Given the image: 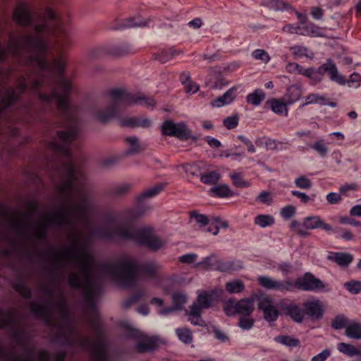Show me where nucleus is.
I'll use <instances>...</instances> for the list:
<instances>
[{
	"mask_svg": "<svg viewBox=\"0 0 361 361\" xmlns=\"http://www.w3.org/2000/svg\"><path fill=\"white\" fill-rule=\"evenodd\" d=\"M56 75L60 92L54 87L50 94L39 93V101L42 105V110L47 111L55 100L63 117L64 126L67 128L66 130H58L57 138L48 144L49 149L63 158L59 164L54 166V172L60 178L56 186L57 192L68 202L73 195H80V201L73 204L72 209L65 205L60 206L46 216V223L56 228L69 226L73 228L77 226V220L85 224L88 223L91 202L87 195L84 194L85 183L83 176L77 171L70 150L71 144L76 139L79 131V120L75 109L68 100L72 85L70 80L63 77V74Z\"/></svg>",
	"mask_w": 361,
	"mask_h": 361,
	"instance_id": "nucleus-1",
	"label": "nucleus"
},
{
	"mask_svg": "<svg viewBox=\"0 0 361 361\" xmlns=\"http://www.w3.org/2000/svg\"><path fill=\"white\" fill-rule=\"evenodd\" d=\"M85 240L86 238L83 237L82 243H79L75 236L72 244L63 247L59 252L55 248L51 247L49 255L54 258V263L51 268L56 271H60L62 261L68 259L78 264L79 273H71L67 279L68 284L72 288L83 290L85 303L94 310L95 308V280L93 273V261Z\"/></svg>",
	"mask_w": 361,
	"mask_h": 361,
	"instance_id": "nucleus-2",
	"label": "nucleus"
},
{
	"mask_svg": "<svg viewBox=\"0 0 361 361\" xmlns=\"http://www.w3.org/2000/svg\"><path fill=\"white\" fill-rule=\"evenodd\" d=\"M98 268L125 288L134 287L137 277L155 279L161 266L155 260L137 263L133 257L126 256L118 259L116 263H101Z\"/></svg>",
	"mask_w": 361,
	"mask_h": 361,
	"instance_id": "nucleus-3",
	"label": "nucleus"
},
{
	"mask_svg": "<svg viewBox=\"0 0 361 361\" xmlns=\"http://www.w3.org/2000/svg\"><path fill=\"white\" fill-rule=\"evenodd\" d=\"M94 235L103 240H111L118 238L124 240H132L135 244L147 247L152 251L161 250L166 241L154 234L152 227L145 226L135 230L133 225H118L114 228L102 227L94 231Z\"/></svg>",
	"mask_w": 361,
	"mask_h": 361,
	"instance_id": "nucleus-4",
	"label": "nucleus"
},
{
	"mask_svg": "<svg viewBox=\"0 0 361 361\" xmlns=\"http://www.w3.org/2000/svg\"><path fill=\"white\" fill-rule=\"evenodd\" d=\"M90 325L94 329L98 341H92L88 337L78 336L67 339L65 344L72 345L76 344L80 348L91 352L94 361H106L107 357V345L104 338V333L99 326L98 319L95 317L90 319Z\"/></svg>",
	"mask_w": 361,
	"mask_h": 361,
	"instance_id": "nucleus-5",
	"label": "nucleus"
},
{
	"mask_svg": "<svg viewBox=\"0 0 361 361\" xmlns=\"http://www.w3.org/2000/svg\"><path fill=\"white\" fill-rule=\"evenodd\" d=\"M305 76L310 78L314 84L320 82L325 73L329 75V79L338 83L340 85L346 84L345 78L338 73L336 63L331 59H328L326 61L321 65L318 68H308L306 71Z\"/></svg>",
	"mask_w": 361,
	"mask_h": 361,
	"instance_id": "nucleus-6",
	"label": "nucleus"
},
{
	"mask_svg": "<svg viewBox=\"0 0 361 361\" xmlns=\"http://www.w3.org/2000/svg\"><path fill=\"white\" fill-rule=\"evenodd\" d=\"M294 289L307 292L327 293L331 290L329 284L315 277L311 272H305L301 277H298L294 281Z\"/></svg>",
	"mask_w": 361,
	"mask_h": 361,
	"instance_id": "nucleus-7",
	"label": "nucleus"
},
{
	"mask_svg": "<svg viewBox=\"0 0 361 361\" xmlns=\"http://www.w3.org/2000/svg\"><path fill=\"white\" fill-rule=\"evenodd\" d=\"M54 307L62 315H64L67 311L66 303L63 300L57 302H49L47 305H42L37 302H31L30 310L36 318H41L47 325L51 323L49 307Z\"/></svg>",
	"mask_w": 361,
	"mask_h": 361,
	"instance_id": "nucleus-8",
	"label": "nucleus"
},
{
	"mask_svg": "<svg viewBox=\"0 0 361 361\" xmlns=\"http://www.w3.org/2000/svg\"><path fill=\"white\" fill-rule=\"evenodd\" d=\"M258 283L268 290H274L279 292H295L294 281L289 279L277 280L267 276H259L257 278Z\"/></svg>",
	"mask_w": 361,
	"mask_h": 361,
	"instance_id": "nucleus-9",
	"label": "nucleus"
},
{
	"mask_svg": "<svg viewBox=\"0 0 361 361\" xmlns=\"http://www.w3.org/2000/svg\"><path fill=\"white\" fill-rule=\"evenodd\" d=\"M121 110L116 102L111 104L105 109L95 110L93 113L94 119L100 123L105 124L120 116Z\"/></svg>",
	"mask_w": 361,
	"mask_h": 361,
	"instance_id": "nucleus-10",
	"label": "nucleus"
},
{
	"mask_svg": "<svg viewBox=\"0 0 361 361\" xmlns=\"http://www.w3.org/2000/svg\"><path fill=\"white\" fill-rule=\"evenodd\" d=\"M38 114L37 109L32 104H25L20 106L15 114L16 119L29 123L32 122Z\"/></svg>",
	"mask_w": 361,
	"mask_h": 361,
	"instance_id": "nucleus-11",
	"label": "nucleus"
},
{
	"mask_svg": "<svg viewBox=\"0 0 361 361\" xmlns=\"http://www.w3.org/2000/svg\"><path fill=\"white\" fill-rule=\"evenodd\" d=\"M304 316L307 315L312 322L320 320L324 314V310L319 300L307 301L302 303Z\"/></svg>",
	"mask_w": 361,
	"mask_h": 361,
	"instance_id": "nucleus-12",
	"label": "nucleus"
},
{
	"mask_svg": "<svg viewBox=\"0 0 361 361\" xmlns=\"http://www.w3.org/2000/svg\"><path fill=\"white\" fill-rule=\"evenodd\" d=\"M109 96L112 99V102H116L120 108L121 104H133L134 94L127 92L121 89H112L109 91Z\"/></svg>",
	"mask_w": 361,
	"mask_h": 361,
	"instance_id": "nucleus-13",
	"label": "nucleus"
},
{
	"mask_svg": "<svg viewBox=\"0 0 361 361\" xmlns=\"http://www.w3.org/2000/svg\"><path fill=\"white\" fill-rule=\"evenodd\" d=\"M303 226L306 229H317L322 228L326 231H331L333 230L332 226L325 223L322 220L319 216H310L304 219Z\"/></svg>",
	"mask_w": 361,
	"mask_h": 361,
	"instance_id": "nucleus-14",
	"label": "nucleus"
},
{
	"mask_svg": "<svg viewBox=\"0 0 361 361\" xmlns=\"http://www.w3.org/2000/svg\"><path fill=\"white\" fill-rule=\"evenodd\" d=\"M284 314L289 316L294 322L301 323L304 319V307H300L298 304L290 302L284 305Z\"/></svg>",
	"mask_w": 361,
	"mask_h": 361,
	"instance_id": "nucleus-15",
	"label": "nucleus"
},
{
	"mask_svg": "<svg viewBox=\"0 0 361 361\" xmlns=\"http://www.w3.org/2000/svg\"><path fill=\"white\" fill-rule=\"evenodd\" d=\"M237 89L235 87L230 88L222 96L219 97L211 102L214 107H221L226 104H231L236 97Z\"/></svg>",
	"mask_w": 361,
	"mask_h": 361,
	"instance_id": "nucleus-16",
	"label": "nucleus"
},
{
	"mask_svg": "<svg viewBox=\"0 0 361 361\" xmlns=\"http://www.w3.org/2000/svg\"><path fill=\"white\" fill-rule=\"evenodd\" d=\"M133 188V184L122 183L109 189L107 195L113 198L123 197L126 196Z\"/></svg>",
	"mask_w": 361,
	"mask_h": 361,
	"instance_id": "nucleus-17",
	"label": "nucleus"
},
{
	"mask_svg": "<svg viewBox=\"0 0 361 361\" xmlns=\"http://www.w3.org/2000/svg\"><path fill=\"white\" fill-rule=\"evenodd\" d=\"M255 298H243L237 302V314L249 316L254 311Z\"/></svg>",
	"mask_w": 361,
	"mask_h": 361,
	"instance_id": "nucleus-18",
	"label": "nucleus"
},
{
	"mask_svg": "<svg viewBox=\"0 0 361 361\" xmlns=\"http://www.w3.org/2000/svg\"><path fill=\"white\" fill-rule=\"evenodd\" d=\"M151 125V121L148 118H137L135 117H127L119 121V126L121 127H130L133 128L137 127L147 128Z\"/></svg>",
	"mask_w": 361,
	"mask_h": 361,
	"instance_id": "nucleus-19",
	"label": "nucleus"
},
{
	"mask_svg": "<svg viewBox=\"0 0 361 361\" xmlns=\"http://www.w3.org/2000/svg\"><path fill=\"white\" fill-rule=\"evenodd\" d=\"M327 258L343 267H348L353 259V255L347 252H331Z\"/></svg>",
	"mask_w": 361,
	"mask_h": 361,
	"instance_id": "nucleus-20",
	"label": "nucleus"
},
{
	"mask_svg": "<svg viewBox=\"0 0 361 361\" xmlns=\"http://www.w3.org/2000/svg\"><path fill=\"white\" fill-rule=\"evenodd\" d=\"M159 346V338L157 336H152L147 338L142 342H138L136 344V350L138 353H145L152 351Z\"/></svg>",
	"mask_w": 361,
	"mask_h": 361,
	"instance_id": "nucleus-21",
	"label": "nucleus"
},
{
	"mask_svg": "<svg viewBox=\"0 0 361 361\" xmlns=\"http://www.w3.org/2000/svg\"><path fill=\"white\" fill-rule=\"evenodd\" d=\"M32 226V224L28 221L13 220L11 218L8 221V227L21 236H26V231L30 228Z\"/></svg>",
	"mask_w": 361,
	"mask_h": 361,
	"instance_id": "nucleus-22",
	"label": "nucleus"
},
{
	"mask_svg": "<svg viewBox=\"0 0 361 361\" xmlns=\"http://www.w3.org/2000/svg\"><path fill=\"white\" fill-rule=\"evenodd\" d=\"M209 192L212 196L219 198L229 197L234 195V192L231 190L229 186L225 183L212 187L209 190Z\"/></svg>",
	"mask_w": 361,
	"mask_h": 361,
	"instance_id": "nucleus-23",
	"label": "nucleus"
},
{
	"mask_svg": "<svg viewBox=\"0 0 361 361\" xmlns=\"http://www.w3.org/2000/svg\"><path fill=\"white\" fill-rule=\"evenodd\" d=\"M262 4L276 11H284L293 9V6L283 0H262Z\"/></svg>",
	"mask_w": 361,
	"mask_h": 361,
	"instance_id": "nucleus-24",
	"label": "nucleus"
},
{
	"mask_svg": "<svg viewBox=\"0 0 361 361\" xmlns=\"http://www.w3.org/2000/svg\"><path fill=\"white\" fill-rule=\"evenodd\" d=\"M181 51H177L173 48L163 49L158 53L153 54L152 57L154 60L159 61L161 63H165L172 59L176 55L181 54Z\"/></svg>",
	"mask_w": 361,
	"mask_h": 361,
	"instance_id": "nucleus-25",
	"label": "nucleus"
},
{
	"mask_svg": "<svg viewBox=\"0 0 361 361\" xmlns=\"http://www.w3.org/2000/svg\"><path fill=\"white\" fill-rule=\"evenodd\" d=\"M165 185V183H158L154 187L146 190L136 197L137 202L141 203L146 198H150L157 196L161 190H163Z\"/></svg>",
	"mask_w": 361,
	"mask_h": 361,
	"instance_id": "nucleus-26",
	"label": "nucleus"
},
{
	"mask_svg": "<svg viewBox=\"0 0 361 361\" xmlns=\"http://www.w3.org/2000/svg\"><path fill=\"white\" fill-rule=\"evenodd\" d=\"M146 22L141 20L140 16L128 18L122 21L118 26L113 27L114 30H121L134 27H143Z\"/></svg>",
	"mask_w": 361,
	"mask_h": 361,
	"instance_id": "nucleus-27",
	"label": "nucleus"
},
{
	"mask_svg": "<svg viewBox=\"0 0 361 361\" xmlns=\"http://www.w3.org/2000/svg\"><path fill=\"white\" fill-rule=\"evenodd\" d=\"M241 268L242 266L240 264V262H238V264H235L234 261H221L218 258L214 270L221 272H230L236 271Z\"/></svg>",
	"mask_w": 361,
	"mask_h": 361,
	"instance_id": "nucleus-28",
	"label": "nucleus"
},
{
	"mask_svg": "<svg viewBox=\"0 0 361 361\" xmlns=\"http://www.w3.org/2000/svg\"><path fill=\"white\" fill-rule=\"evenodd\" d=\"M13 288L24 298L30 299L32 297V291L29 286L22 279H18L13 282Z\"/></svg>",
	"mask_w": 361,
	"mask_h": 361,
	"instance_id": "nucleus-29",
	"label": "nucleus"
},
{
	"mask_svg": "<svg viewBox=\"0 0 361 361\" xmlns=\"http://www.w3.org/2000/svg\"><path fill=\"white\" fill-rule=\"evenodd\" d=\"M266 105H268L274 113L279 115H284L286 116L288 115L286 104L282 101L277 99H272L268 100L266 102Z\"/></svg>",
	"mask_w": 361,
	"mask_h": 361,
	"instance_id": "nucleus-30",
	"label": "nucleus"
},
{
	"mask_svg": "<svg viewBox=\"0 0 361 361\" xmlns=\"http://www.w3.org/2000/svg\"><path fill=\"white\" fill-rule=\"evenodd\" d=\"M337 349L340 353L350 357L356 356L360 354L361 351V348H358L352 344L344 342L338 343Z\"/></svg>",
	"mask_w": 361,
	"mask_h": 361,
	"instance_id": "nucleus-31",
	"label": "nucleus"
},
{
	"mask_svg": "<svg viewBox=\"0 0 361 361\" xmlns=\"http://www.w3.org/2000/svg\"><path fill=\"white\" fill-rule=\"evenodd\" d=\"M290 50L295 59L305 56L308 59H312L314 56V52L310 51L307 47L301 45H295L290 47Z\"/></svg>",
	"mask_w": 361,
	"mask_h": 361,
	"instance_id": "nucleus-32",
	"label": "nucleus"
},
{
	"mask_svg": "<svg viewBox=\"0 0 361 361\" xmlns=\"http://www.w3.org/2000/svg\"><path fill=\"white\" fill-rule=\"evenodd\" d=\"M274 341L277 343H279L283 345H286L289 348H296L300 347V341L298 338H295L290 336L288 335H279L274 338Z\"/></svg>",
	"mask_w": 361,
	"mask_h": 361,
	"instance_id": "nucleus-33",
	"label": "nucleus"
},
{
	"mask_svg": "<svg viewBox=\"0 0 361 361\" xmlns=\"http://www.w3.org/2000/svg\"><path fill=\"white\" fill-rule=\"evenodd\" d=\"M345 334L349 338L361 339V324L357 322L350 323L346 326Z\"/></svg>",
	"mask_w": 361,
	"mask_h": 361,
	"instance_id": "nucleus-34",
	"label": "nucleus"
},
{
	"mask_svg": "<svg viewBox=\"0 0 361 361\" xmlns=\"http://www.w3.org/2000/svg\"><path fill=\"white\" fill-rule=\"evenodd\" d=\"M221 178V174L216 171H212L208 173H201L200 180L206 185H212L216 184Z\"/></svg>",
	"mask_w": 361,
	"mask_h": 361,
	"instance_id": "nucleus-35",
	"label": "nucleus"
},
{
	"mask_svg": "<svg viewBox=\"0 0 361 361\" xmlns=\"http://www.w3.org/2000/svg\"><path fill=\"white\" fill-rule=\"evenodd\" d=\"M172 136L185 141L191 137V130L187 128L184 123H178L174 134Z\"/></svg>",
	"mask_w": 361,
	"mask_h": 361,
	"instance_id": "nucleus-36",
	"label": "nucleus"
},
{
	"mask_svg": "<svg viewBox=\"0 0 361 361\" xmlns=\"http://www.w3.org/2000/svg\"><path fill=\"white\" fill-rule=\"evenodd\" d=\"M110 54L116 56H125L133 53V50L128 44H121L114 46L109 51Z\"/></svg>",
	"mask_w": 361,
	"mask_h": 361,
	"instance_id": "nucleus-37",
	"label": "nucleus"
},
{
	"mask_svg": "<svg viewBox=\"0 0 361 361\" xmlns=\"http://www.w3.org/2000/svg\"><path fill=\"white\" fill-rule=\"evenodd\" d=\"M16 322V311L13 308H9L6 311V317L0 319V329H4L8 326H13Z\"/></svg>",
	"mask_w": 361,
	"mask_h": 361,
	"instance_id": "nucleus-38",
	"label": "nucleus"
},
{
	"mask_svg": "<svg viewBox=\"0 0 361 361\" xmlns=\"http://www.w3.org/2000/svg\"><path fill=\"white\" fill-rule=\"evenodd\" d=\"M302 95V91L300 87L292 85L287 89L286 97L287 98V104H292L297 102Z\"/></svg>",
	"mask_w": 361,
	"mask_h": 361,
	"instance_id": "nucleus-39",
	"label": "nucleus"
},
{
	"mask_svg": "<svg viewBox=\"0 0 361 361\" xmlns=\"http://www.w3.org/2000/svg\"><path fill=\"white\" fill-rule=\"evenodd\" d=\"M265 94L259 89L255 90L252 93L247 95L246 101L248 104L253 106H259L261 102L264 99Z\"/></svg>",
	"mask_w": 361,
	"mask_h": 361,
	"instance_id": "nucleus-40",
	"label": "nucleus"
},
{
	"mask_svg": "<svg viewBox=\"0 0 361 361\" xmlns=\"http://www.w3.org/2000/svg\"><path fill=\"white\" fill-rule=\"evenodd\" d=\"M225 289L229 293H240L245 290V284L242 281L235 279L227 282Z\"/></svg>",
	"mask_w": 361,
	"mask_h": 361,
	"instance_id": "nucleus-41",
	"label": "nucleus"
},
{
	"mask_svg": "<svg viewBox=\"0 0 361 361\" xmlns=\"http://www.w3.org/2000/svg\"><path fill=\"white\" fill-rule=\"evenodd\" d=\"M217 259L218 257L214 253H212L210 255L204 257L200 262H198L195 264V267L202 266L207 270L214 269Z\"/></svg>",
	"mask_w": 361,
	"mask_h": 361,
	"instance_id": "nucleus-42",
	"label": "nucleus"
},
{
	"mask_svg": "<svg viewBox=\"0 0 361 361\" xmlns=\"http://www.w3.org/2000/svg\"><path fill=\"white\" fill-rule=\"evenodd\" d=\"M176 334L180 341L185 344H190L192 341V334L188 328H178Z\"/></svg>",
	"mask_w": 361,
	"mask_h": 361,
	"instance_id": "nucleus-43",
	"label": "nucleus"
},
{
	"mask_svg": "<svg viewBox=\"0 0 361 361\" xmlns=\"http://www.w3.org/2000/svg\"><path fill=\"white\" fill-rule=\"evenodd\" d=\"M254 223L262 228H265L274 224V218L269 214H259L255 216Z\"/></svg>",
	"mask_w": 361,
	"mask_h": 361,
	"instance_id": "nucleus-44",
	"label": "nucleus"
},
{
	"mask_svg": "<svg viewBox=\"0 0 361 361\" xmlns=\"http://www.w3.org/2000/svg\"><path fill=\"white\" fill-rule=\"evenodd\" d=\"M49 226H51L46 223V219L44 222L35 228L32 236L39 240H45L47 238V231Z\"/></svg>",
	"mask_w": 361,
	"mask_h": 361,
	"instance_id": "nucleus-45",
	"label": "nucleus"
},
{
	"mask_svg": "<svg viewBox=\"0 0 361 361\" xmlns=\"http://www.w3.org/2000/svg\"><path fill=\"white\" fill-rule=\"evenodd\" d=\"M229 176L232 180L233 185L237 188H245L251 185L249 181H247L243 178V176L240 173L230 174Z\"/></svg>",
	"mask_w": 361,
	"mask_h": 361,
	"instance_id": "nucleus-46",
	"label": "nucleus"
},
{
	"mask_svg": "<svg viewBox=\"0 0 361 361\" xmlns=\"http://www.w3.org/2000/svg\"><path fill=\"white\" fill-rule=\"evenodd\" d=\"M197 302L203 308L209 309L212 305V295L204 291L197 297Z\"/></svg>",
	"mask_w": 361,
	"mask_h": 361,
	"instance_id": "nucleus-47",
	"label": "nucleus"
},
{
	"mask_svg": "<svg viewBox=\"0 0 361 361\" xmlns=\"http://www.w3.org/2000/svg\"><path fill=\"white\" fill-rule=\"evenodd\" d=\"M173 305L179 310H181L184 304L186 303L188 298L186 295L179 292H175L171 295Z\"/></svg>",
	"mask_w": 361,
	"mask_h": 361,
	"instance_id": "nucleus-48",
	"label": "nucleus"
},
{
	"mask_svg": "<svg viewBox=\"0 0 361 361\" xmlns=\"http://www.w3.org/2000/svg\"><path fill=\"white\" fill-rule=\"evenodd\" d=\"M133 104H138V105H145L147 107L154 108L156 106V102L151 97H147L145 96H139L136 94H134V97L133 100Z\"/></svg>",
	"mask_w": 361,
	"mask_h": 361,
	"instance_id": "nucleus-49",
	"label": "nucleus"
},
{
	"mask_svg": "<svg viewBox=\"0 0 361 361\" xmlns=\"http://www.w3.org/2000/svg\"><path fill=\"white\" fill-rule=\"evenodd\" d=\"M223 310L225 314L228 316L237 314V302L233 299H229L223 302Z\"/></svg>",
	"mask_w": 361,
	"mask_h": 361,
	"instance_id": "nucleus-50",
	"label": "nucleus"
},
{
	"mask_svg": "<svg viewBox=\"0 0 361 361\" xmlns=\"http://www.w3.org/2000/svg\"><path fill=\"white\" fill-rule=\"evenodd\" d=\"M252 297L255 298V300L257 301V306L258 308L263 311V312L272 306V301L271 300L264 295H253Z\"/></svg>",
	"mask_w": 361,
	"mask_h": 361,
	"instance_id": "nucleus-51",
	"label": "nucleus"
},
{
	"mask_svg": "<svg viewBox=\"0 0 361 361\" xmlns=\"http://www.w3.org/2000/svg\"><path fill=\"white\" fill-rule=\"evenodd\" d=\"M348 322V318L343 314H338L331 322V327L336 330L346 328Z\"/></svg>",
	"mask_w": 361,
	"mask_h": 361,
	"instance_id": "nucleus-52",
	"label": "nucleus"
},
{
	"mask_svg": "<svg viewBox=\"0 0 361 361\" xmlns=\"http://www.w3.org/2000/svg\"><path fill=\"white\" fill-rule=\"evenodd\" d=\"M344 288L352 294H358L361 292V281L351 280L343 284Z\"/></svg>",
	"mask_w": 361,
	"mask_h": 361,
	"instance_id": "nucleus-53",
	"label": "nucleus"
},
{
	"mask_svg": "<svg viewBox=\"0 0 361 361\" xmlns=\"http://www.w3.org/2000/svg\"><path fill=\"white\" fill-rule=\"evenodd\" d=\"M11 334L12 338L17 344V345L20 347H25L26 343L25 332L22 330L13 329L11 331Z\"/></svg>",
	"mask_w": 361,
	"mask_h": 361,
	"instance_id": "nucleus-54",
	"label": "nucleus"
},
{
	"mask_svg": "<svg viewBox=\"0 0 361 361\" xmlns=\"http://www.w3.org/2000/svg\"><path fill=\"white\" fill-rule=\"evenodd\" d=\"M182 168L185 173L192 176H200V167L197 164L185 163L182 164Z\"/></svg>",
	"mask_w": 361,
	"mask_h": 361,
	"instance_id": "nucleus-55",
	"label": "nucleus"
},
{
	"mask_svg": "<svg viewBox=\"0 0 361 361\" xmlns=\"http://www.w3.org/2000/svg\"><path fill=\"white\" fill-rule=\"evenodd\" d=\"M177 126V123H175L171 120L165 121L163 123L161 127V133L163 135L172 136L174 134V131Z\"/></svg>",
	"mask_w": 361,
	"mask_h": 361,
	"instance_id": "nucleus-56",
	"label": "nucleus"
},
{
	"mask_svg": "<svg viewBox=\"0 0 361 361\" xmlns=\"http://www.w3.org/2000/svg\"><path fill=\"white\" fill-rule=\"evenodd\" d=\"M191 219H194L200 226L202 227L209 224V219L204 214H198L196 211H192L190 214Z\"/></svg>",
	"mask_w": 361,
	"mask_h": 361,
	"instance_id": "nucleus-57",
	"label": "nucleus"
},
{
	"mask_svg": "<svg viewBox=\"0 0 361 361\" xmlns=\"http://www.w3.org/2000/svg\"><path fill=\"white\" fill-rule=\"evenodd\" d=\"M310 147L318 152V154L324 157L328 153V148L324 144L323 140L317 141L310 145Z\"/></svg>",
	"mask_w": 361,
	"mask_h": 361,
	"instance_id": "nucleus-58",
	"label": "nucleus"
},
{
	"mask_svg": "<svg viewBox=\"0 0 361 361\" xmlns=\"http://www.w3.org/2000/svg\"><path fill=\"white\" fill-rule=\"evenodd\" d=\"M279 317V312L276 308L272 305L264 312V318L267 322H274Z\"/></svg>",
	"mask_w": 361,
	"mask_h": 361,
	"instance_id": "nucleus-59",
	"label": "nucleus"
},
{
	"mask_svg": "<svg viewBox=\"0 0 361 361\" xmlns=\"http://www.w3.org/2000/svg\"><path fill=\"white\" fill-rule=\"evenodd\" d=\"M294 183L298 188L301 189H310L312 185L311 180L305 176L297 178Z\"/></svg>",
	"mask_w": 361,
	"mask_h": 361,
	"instance_id": "nucleus-60",
	"label": "nucleus"
},
{
	"mask_svg": "<svg viewBox=\"0 0 361 361\" xmlns=\"http://www.w3.org/2000/svg\"><path fill=\"white\" fill-rule=\"evenodd\" d=\"M126 141L130 145V147L128 151V154H134L139 150V145L137 144V138L135 136H130L126 138Z\"/></svg>",
	"mask_w": 361,
	"mask_h": 361,
	"instance_id": "nucleus-61",
	"label": "nucleus"
},
{
	"mask_svg": "<svg viewBox=\"0 0 361 361\" xmlns=\"http://www.w3.org/2000/svg\"><path fill=\"white\" fill-rule=\"evenodd\" d=\"M238 116L237 115H233L224 118L223 120V124L227 129L231 130L238 126Z\"/></svg>",
	"mask_w": 361,
	"mask_h": 361,
	"instance_id": "nucleus-62",
	"label": "nucleus"
},
{
	"mask_svg": "<svg viewBox=\"0 0 361 361\" xmlns=\"http://www.w3.org/2000/svg\"><path fill=\"white\" fill-rule=\"evenodd\" d=\"M296 212V209L293 205H287L281 209L280 214L286 220L291 218Z\"/></svg>",
	"mask_w": 361,
	"mask_h": 361,
	"instance_id": "nucleus-63",
	"label": "nucleus"
},
{
	"mask_svg": "<svg viewBox=\"0 0 361 361\" xmlns=\"http://www.w3.org/2000/svg\"><path fill=\"white\" fill-rule=\"evenodd\" d=\"M252 56L253 58L257 60H261L264 63H267L270 60V57L268 53L264 49H256L255 50Z\"/></svg>",
	"mask_w": 361,
	"mask_h": 361,
	"instance_id": "nucleus-64",
	"label": "nucleus"
}]
</instances>
